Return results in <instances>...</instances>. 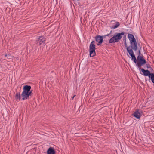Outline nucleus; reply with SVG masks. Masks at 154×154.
I'll return each mask as SVG.
<instances>
[{"label":"nucleus","instance_id":"4468645a","mask_svg":"<svg viewBox=\"0 0 154 154\" xmlns=\"http://www.w3.org/2000/svg\"><path fill=\"white\" fill-rule=\"evenodd\" d=\"M120 25L119 23L118 22H117L115 25L112 26V28L113 29H115L117 28Z\"/></svg>","mask_w":154,"mask_h":154},{"label":"nucleus","instance_id":"6ab92c4d","mask_svg":"<svg viewBox=\"0 0 154 154\" xmlns=\"http://www.w3.org/2000/svg\"><path fill=\"white\" fill-rule=\"evenodd\" d=\"M139 53H140V51H139Z\"/></svg>","mask_w":154,"mask_h":154},{"label":"nucleus","instance_id":"dca6fc26","mask_svg":"<svg viewBox=\"0 0 154 154\" xmlns=\"http://www.w3.org/2000/svg\"><path fill=\"white\" fill-rule=\"evenodd\" d=\"M13 57L12 56V57H8V58L9 59H11Z\"/></svg>","mask_w":154,"mask_h":154},{"label":"nucleus","instance_id":"a211bd4d","mask_svg":"<svg viewBox=\"0 0 154 154\" xmlns=\"http://www.w3.org/2000/svg\"><path fill=\"white\" fill-rule=\"evenodd\" d=\"M109 35V34L106 35V36H108Z\"/></svg>","mask_w":154,"mask_h":154},{"label":"nucleus","instance_id":"6e6552de","mask_svg":"<svg viewBox=\"0 0 154 154\" xmlns=\"http://www.w3.org/2000/svg\"><path fill=\"white\" fill-rule=\"evenodd\" d=\"M45 41V38L41 36L37 39V43L39 44V45H41L42 44H44Z\"/></svg>","mask_w":154,"mask_h":154},{"label":"nucleus","instance_id":"f03ea898","mask_svg":"<svg viewBox=\"0 0 154 154\" xmlns=\"http://www.w3.org/2000/svg\"><path fill=\"white\" fill-rule=\"evenodd\" d=\"M128 36L130 43L131 48L134 50H137V44L134 36L131 34H128Z\"/></svg>","mask_w":154,"mask_h":154},{"label":"nucleus","instance_id":"2eb2a0df","mask_svg":"<svg viewBox=\"0 0 154 154\" xmlns=\"http://www.w3.org/2000/svg\"><path fill=\"white\" fill-rule=\"evenodd\" d=\"M5 57H7L8 58V57H12V56H11L10 55V54H8V55H7V54H5Z\"/></svg>","mask_w":154,"mask_h":154},{"label":"nucleus","instance_id":"f257e3e1","mask_svg":"<svg viewBox=\"0 0 154 154\" xmlns=\"http://www.w3.org/2000/svg\"><path fill=\"white\" fill-rule=\"evenodd\" d=\"M31 87L30 86L26 85L23 87V91L21 94L22 99L24 100L27 99L29 96L31 95L32 91H30Z\"/></svg>","mask_w":154,"mask_h":154},{"label":"nucleus","instance_id":"20e7f679","mask_svg":"<svg viewBox=\"0 0 154 154\" xmlns=\"http://www.w3.org/2000/svg\"><path fill=\"white\" fill-rule=\"evenodd\" d=\"M125 46L128 52L131 57L132 60L133 61L134 63H136L137 61V59L134 55L133 50L130 47V46H127L125 40Z\"/></svg>","mask_w":154,"mask_h":154},{"label":"nucleus","instance_id":"9b49d317","mask_svg":"<svg viewBox=\"0 0 154 154\" xmlns=\"http://www.w3.org/2000/svg\"><path fill=\"white\" fill-rule=\"evenodd\" d=\"M141 70L144 76H148L149 77V75L151 74L148 70H145L143 69H142Z\"/></svg>","mask_w":154,"mask_h":154},{"label":"nucleus","instance_id":"f3484780","mask_svg":"<svg viewBox=\"0 0 154 154\" xmlns=\"http://www.w3.org/2000/svg\"><path fill=\"white\" fill-rule=\"evenodd\" d=\"M75 95H74V96L73 97H72V100L73 99V98H74V97H75Z\"/></svg>","mask_w":154,"mask_h":154},{"label":"nucleus","instance_id":"39448f33","mask_svg":"<svg viewBox=\"0 0 154 154\" xmlns=\"http://www.w3.org/2000/svg\"><path fill=\"white\" fill-rule=\"evenodd\" d=\"M136 63H137V66L140 69L141 66L146 63V61L142 56L139 55L137 57V61Z\"/></svg>","mask_w":154,"mask_h":154},{"label":"nucleus","instance_id":"f8f14e48","mask_svg":"<svg viewBox=\"0 0 154 154\" xmlns=\"http://www.w3.org/2000/svg\"><path fill=\"white\" fill-rule=\"evenodd\" d=\"M21 97H20L19 93H16L15 96V99L16 101L18 102L21 99Z\"/></svg>","mask_w":154,"mask_h":154},{"label":"nucleus","instance_id":"7ed1b4c3","mask_svg":"<svg viewBox=\"0 0 154 154\" xmlns=\"http://www.w3.org/2000/svg\"><path fill=\"white\" fill-rule=\"evenodd\" d=\"M125 33L122 32L121 33H118L115 34L109 40V43H112L118 42L122 38V35H123Z\"/></svg>","mask_w":154,"mask_h":154},{"label":"nucleus","instance_id":"1a4fd4ad","mask_svg":"<svg viewBox=\"0 0 154 154\" xmlns=\"http://www.w3.org/2000/svg\"><path fill=\"white\" fill-rule=\"evenodd\" d=\"M96 41L98 42L97 45H99L102 43L103 41V38L102 36L100 35L97 36L95 37Z\"/></svg>","mask_w":154,"mask_h":154},{"label":"nucleus","instance_id":"0eeeda50","mask_svg":"<svg viewBox=\"0 0 154 154\" xmlns=\"http://www.w3.org/2000/svg\"><path fill=\"white\" fill-rule=\"evenodd\" d=\"M141 111L138 109L136 110V111L133 114V115L134 117L137 119H140L141 116Z\"/></svg>","mask_w":154,"mask_h":154},{"label":"nucleus","instance_id":"423d86ee","mask_svg":"<svg viewBox=\"0 0 154 154\" xmlns=\"http://www.w3.org/2000/svg\"><path fill=\"white\" fill-rule=\"evenodd\" d=\"M95 42L93 41L91 43L89 46L90 56L91 57H93L95 54Z\"/></svg>","mask_w":154,"mask_h":154},{"label":"nucleus","instance_id":"9d476101","mask_svg":"<svg viewBox=\"0 0 154 154\" xmlns=\"http://www.w3.org/2000/svg\"><path fill=\"white\" fill-rule=\"evenodd\" d=\"M47 154H55L54 149L51 147H50L47 151Z\"/></svg>","mask_w":154,"mask_h":154},{"label":"nucleus","instance_id":"ddd939ff","mask_svg":"<svg viewBox=\"0 0 154 154\" xmlns=\"http://www.w3.org/2000/svg\"><path fill=\"white\" fill-rule=\"evenodd\" d=\"M149 78L151 79L152 82L154 83V74L153 73H151L149 75Z\"/></svg>","mask_w":154,"mask_h":154}]
</instances>
